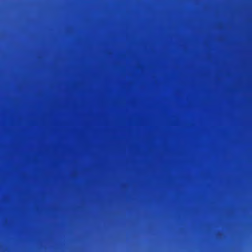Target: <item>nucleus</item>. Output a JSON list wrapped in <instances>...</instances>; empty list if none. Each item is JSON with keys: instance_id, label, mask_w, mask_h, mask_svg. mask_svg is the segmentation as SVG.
<instances>
[{"instance_id": "1", "label": "nucleus", "mask_w": 252, "mask_h": 252, "mask_svg": "<svg viewBox=\"0 0 252 252\" xmlns=\"http://www.w3.org/2000/svg\"><path fill=\"white\" fill-rule=\"evenodd\" d=\"M216 161H252V158H216Z\"/></svg>"}]
</instances>
